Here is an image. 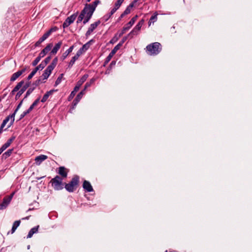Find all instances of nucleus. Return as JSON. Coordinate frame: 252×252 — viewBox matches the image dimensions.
Masks as SVG:
<instances>
[{"label":"nucleus","instance_id":"f257e3e1","mask_svg":"<svg viewBox=\"0 0 252 252\" xmlns=\"http://www.w3.org/2000/svg\"><path fill=\"white\" fill-rule=\"evenodd\" d=\"M79 176L74 175L68 183H64V188L69 192H73L79 187Z\"/></svg>","mask_w":252,"mask_h":252},{"label":"nucleus","instance_id":"f03ea898","mask_svg":"<svg viewBox=\"0 0 252 252\" xmlns=\"http://www.w3.org/2000/svg\"><path fill=\"white\" fill-rule=\"evenodd\" d=\"M146 49L148 55H157L160 52L162 47L159 42H154L148 45Z\"/></svg>","mask_w":252,"mask_h":252},{"label":"nucleus","instance_id":"7ed1b4c3","mask_svg":"<svg viewBox=\"0 0 252 252\" xmlns=\"http://www.w3.org/2000/svg\"><path fill=\"white\" fill-rule=\"evenodd\" d=\"M63 179L59 175H56L52 178L49 183L51 184L52 187L55 190H60L64 188V183L63 181Z\"/></svg>","mask_w":252,"mask_h":252},{"label":"nucleus","instance_id":"20e7f679","mask_svg":"<svg viewBox=\"0 0 252 252\" xmlns=\"http://www.w3.org/2000/svg\"><path fill=\"white\" fill-rule=\"evenodd\" d=\"M100 2L99 0H96L93 3L86 4L84 8L81 11H84L85 15L92 16L97 5Z\"/></svg>","mask_w":252,"mask_h":252},{"label":"nucleus","instance_id":"39448f33","mask_svg":"<svg viewBox=\"0 0 252 252\" xmlns=\"http://www.w3.org/2000/svg\"><path fill=\"white\" fill-rule=\"evenodd\" d=\"M144 20H141L127 36L128 37H130V38H132L134 35H137L138 33V32L141 30V28L142 25L144 24Z\"/></svg>","mask_w":252,"mask_h":252},{"label":"nucleus","instance_id":"423d86ee","mask_svg":"<svg viewBox=\"0 0 252 252\" xmlns=\"http://www.w3.org/2000/svg\"><path fill=\"white\" fill-rule=\"evenodd\" d=\"M13 193L9 196L4 197L2 200V202L0 203V210H2L7 208L9 204L13 197Z\"/></svg>","mask_w":252,"mask_h":252},{"label":"nucleus","instance_id":"0eeeda50","mask_svg":"<svg viewBox=\"0 0 252 252\" xmlns=\"http://www.w3.org/2000/svg\"><path fill=\"white\" fill-rule=\"evenodd\" d=\"M138 18L137 15L134 16L130 21L126 24V25L123 27L121 32L120 33V36H122L126 31H128L134 24Z\"/></svg>","mask_w":252,"mask_h":252},{"label":"nucleus","instance_id":"6e6552de","mask_svg":"<svg viewBox=\"0 0 252 252\" xmlns=\"http://www.w3.org/2000/svg\"><path fill=\"white\" fill-rule=\"evenodd\" d=\"M78 12L73 14L70 16L68 17L63 22V27L65 29L68 27L71 24L73 23L77 16Z\"/></svg>","mask_w":252,"mask_h":252},{"label":"nucleus","instance_id":"1a4fd4ad","mask_svg":"<svg viewBox=\"0 0 252 252\" xmlns=\"http://www.w3.org/2000/svg\"><path fill=\"white\" fill-rule=\"evenodd\" d=\"M53 31H55L54 29L52 28L50 29L48 31H47L46 32H45L43 36L40 37L39 40L36 42V43L34 44V46L35 47H38L40 45V44L43 42L45 40H46L51 34L52 32Z\"/></svg>","mask_w":252,"mask_h":252},{"label":"nucleus","instance_id":"9d476101","mask_svg":"<svg viewBox=\"0 0 252 252\" xmlns=\"http://www.w3.org/2000/svg\"><path fill=\"white\" fill-rule=\"evenodd\" d=\"M68 172L69 170L64 166H60L58 168V173L63 179L67 177Z\"/></svg>","mask_w":252,"mask_h":252},{"label":"nucleus","instance_id":"9b49d317","mask_svg":"<svg viewBox=\"0 0 252 252\" xmlns=\"http://www.w3.org/2000/svg\"><path fill=\"white\" fill-rule=\"evenodd\" d=\"M100 21L99 20H98L94 23L91 24L90 27L89 28L88 31H87L85 34L86 36L88 37V36H89L94 31V30L97 28V27L100 24Z\"/></svg>","mask_w":252,"mask_h":252},{"label":"nucleus","instance_id":"f8f14e48","mask_svg":"<svg viewBox=\"0 0 252 252\" xmlns=\"http://www.w3.org/2000/svg\"><path fill=\"white\" fill-rule=\"evenodd\" d=\"M31 82L26 83L24 85H23L21 89L18 91L15 96V99L17 100L21 96V95L25 92V91L29 87Z\"/></svg>","mask_w":252,"mask_h":252},{"label":"nucleus","instance_id":"ddd939ff","mask_svg":"<svg viewBox=\"0 0 252 252\" xmlns=\"http://www.w3.org/2000/svg\"><path fill=\"white\" fill-rule=\"evenodd\" d=\"M94 42L93 39H91L86 44H84L83 46L77 51V53L81 56L90 47L91 43Z\"/></svg>","mask_w":252,"mask_h":252},{"label":"nucleus","instance_id":"4468645a","mask_svg":"<svg viewBox=\"0 0 252 252\" xmlns=\"http://www.w3.org/2000/svg\"><path fill=\"white\" fill-rule=\"evenodd\" d=\"M89 75L87 74H84L80 79L77 82V84L74 87L75 91H78L81 86L86 81Z\"/></svg>","mask_w":252,"mask_h":252},{"label":"nucleus","instance_id":"2eb2a0df","mask_svg":"<svg viewBox=\"0 0 252 252\" xmlns=\"http://www.w3.org/2000/svg\"><path fill=\"white\" fill-rule=\"evenodd\" d=\"M82 187L87 192H92L94 191V189L93 188L92 186L91 185V183L88 181L85 180L83 182Z\"/></svg>","mask_w":252,"mask_h":252},{"label":"nucleus","instance_id":"dca6fc26","mask_svg":"<svg viewBox=\"0 0 252 252\" xmlns=\"http://www.w3.org/2000/svg\"><path fill=\"white\" fill-rule=\"evenodd\" d=\"M85 94L84 90L81 91L76 96L74 100L72 102V108H74L79 101L80 100L83 95Z\"/></svg>","mask_w":252,"mask_h":252},{"label":"nucleus","instance_id":"f3484780","mask_svg":"<svg viewBox=\"0 0 252 252\" xmlns=\"http://www.w3.org/2000/svg\"><path fill=\"white\" fill-rule=\"evenodd\" d=\"M53 46L52 43L48 44L39 53V56L41 58L44 57L46 54L51 49Z\"/></svg>","mask_w":252,"mask_h":252},{"label":"nucleus","instance_id":"a211bd4d","mask_svg":"<svg viewBox=\"0 0 252 252\" xmlns=\"http://www.w3.org/2000/svg\"><path fill=\"white\" fill-rule=\"evenodd\" d=\"M53 69L48 66L46 69L44 71L42 76H41L43 80H45L47 79L49 76L50 75L52 71H53Z\"/></svg>","mask_w":252,"mask_h":252},{"label":"nucleus","instance_id":"6ab92c4d","mask_svg":"<svg viewBox=\"0 0 252 252\" xmlns=\"http://www.w3.org/2000/svg\"><path fill=\"white\" fill-rule=\"evenodd\" d=\"M128 36H125L123 37L122 40L112 50L113 53L115 52L116 53L117 51L121 48V47L123 45L124 43L126 40Z\"/></svg>","mask_w":252,"mask_h":252},{"label":"nucleus","instance_id":"aec40b11","mask_svg":"<svg viewBox=\"0 0 252 252\" xmlns=\"http://www.w3.org/2000/svg\"><path fill=\"white\" fill-rule=\"evenodd\" d=\"M48 158L47 156L44 155H40L35 158V161L36 165H39L41 162Z\"/></svg>","mask_w":252,"mask_h":252},{"label":"nucleus","instance_id":"412c9836","mask_svg":"<svg viewBox=\"0 0 252 252\" xmlns=\"http://www.w3.org/2000/svg\"><path fill=\"white\" fill-rule=\"evenodd\" d=\"M24 84V81L23 80H22L21 81L19 82L11 91L10 93L11 94L14 95L16 92L20 90V89L22 87Z\"/></svg>","mask_w":252,"mask_h":252},{"label":"nucleus","instance_id":"4be33fe9","mask_svg":"<svg viewBox=\"0 0 252 252\" xmlns=\"http://www.w3.org/2000/svg\"><path fill=\"white\" fill-rule=\"evenodd\" d=\"M74 48V46L72 45L70 46L65 52H64L62 57H61V60L62 61L64 60L69 55V54L72 52Z\"/></svg>","mask_w":252,"mask_h":252},{"label":"nucleus","instance_id":"5701e85b","mask_svg":"<svg viewBox=\"0 0 252 252\" xmlns=\"http://www.w3.org/2000/svg\"><path fill=\"white\" fill-rule=\"evenodd\" d=\"M62 45V41H60L58 43H57L55 45V46L54 47L53 49L52 50L50 54H53V55L56 54L57 53L58 51L59 50V49L61 48Z\"/></svg>","mask_w":252,"mask_h":252},{"label":"nucleus","instance_id":"b1692460","mask_svg":"<svg viewBox=\"0 0 252 252\" xmlns=\"http://www.w3.org/2000/svg\"><path fill=\"white\" fill-rule=\"evenodd\" d=\"M21 221H14L12 225V227L10 231H8L7 232V235L10 234H13L15 232V230L17 228V227L20 225Z\"/></svg>","mask_w":252,"mask_h":252},{"label":"nucleus","instance_id":"393cba45","mask_svg":"<svg viewBox=\"0 0 252 252\" xmlns=\"http://www.w3.org/2000/svg\"><path fill=\"white\" fill-rule=\"evenodd\" d=\"M55 91L54 90H51L48 92H47L46 94L43 95L42 98L41 100L42 102H45L49 97V96L53 94V93Z\"/></svg>","mask_w":252,"mask_h":252},{"label":"nucleus","instance_id":"a878e982","mask_svg":"<svg viewBox=\"0 0 252 252\" xmlns=\"http://www.w3.org/2000/svg\"><path fill=\"white\" fill-rule=\"evenodd\" d=\"M80 56L76 53V55L72 58L71 60L69 62L68 65V67H71L75 61L78 59Z\"/></svg>","mask_w":252,"mask_h":252},{"label":"nucleus","instance_id":"bb28decb","mask_svg":"<svg viewBox=\"0 0 252 252\" xmlns=\"http://www.w3.org/2000/svg\"><path fill=\"white\" fill-rule=\"evenodd\" d=\"M38 226H35L33 228H32L30 231H29L28 235H27V238H31L33 234L36 233L38 231Z\"/></svg>","mask_w":252,"mask_h":252},{"label":"nucleus","instance_id":"cd10ccee","mask_svg":"<svg viewBox=\"0 0 252 252\" xmlns=\"http://www.w3.org/2000/svg\"><path fill=\"white\" fill-rule=\"evenodd\" d=\"M13 151V149L8 150L6 152L2 154V158L5 159H6L11 156Z\"/></svg>","mask_w":252,"mask_h":252},{"label":"nucleus","instance_id":"c85d7f7f","mask_svg":"<svg viewBox=\"0 0 252 252\" xmlns=\"http://www.w3.org/2000/svg\"><path fill=\"white\" fill-rule=\"evenodd\" d=\"M115 54V52L113 53V51H111V52L109 53V55L106 57L105 59L104 63V66H105L106 64H107L109 61L111 60L113 56Z\"/></svg>","mask_w":252,"mask_h":252},{"label":"nucleus","instance_id":"c756f323","mask_svg":"<svg viewBox=\"0 0 252 252\" xmlns=\"http://www.w3.org/2000/svg\"><path fill=\"white\" fill-rule=\"evenodd\" d=\"M124 0H118L115 3V6L113 8V11H117L119 8Z\"/></svg>","mask_w":252,"mask_h":252},{"label":"nucleus","instance_id":"7c9ffc66","mask_svg":"<svg viewBox=\"0 0 252 252\" xmlns=\"http://www.w3.org/2000/svg\"><path fill=\"white\" fill-rule=\"evenodd\" d=\"M95 81V79L94 78H92L89 82H87L84 86V88L83 90H84V93H85L86 90L88 88L90 87L92 84H93L94 81Z\"/></svg>","mask_w":252,"mask_h":252},{"label":"nucleus","instance_id":"2f4dec72","mask_svg":"<svg viewBox=\"0 0 252 252\" xmlns=\"http://www.w3.org/2000/svg\"><path fill=\"white\" fill-rule=\"evenodd\" d=\"M133 3L134 2H132V3H130L128 6H127V7L126 8V9H125V10L124 11L123 13L125 15H127L129 13H130L131 8L133 7V5H134Z\"/></svg>","mask_w":252,"mask_h":252},{"label":"nucleus","instance_id":"473e14b6","mask_svg":"<svg viewBox=\"0 0 252 252\" xmlns=\"http://www.w3.org/2000/svg\"><path fill=\"white\" fill-rule=\"evenodd\" d=\"M116 11H113L112 8L111 11L108 14L103 16V19L104 20L105 22H106Z\"/></svg>","mask_w":252,"mask_h":252},{"label":"nucleus","instance_id":"72a5a7b5","mask_svg":"<svg viewBox=\"0 0 252 252\" xmlns=\"http://www.w3.org/2000/svg\"><path fill=\"white\" fill-rule=\"evenodd\" d=\"M20 76H21V74L18 71L17 72L13 73L12 75L11 76L10 78V81L11 82H14Z\"/></svg>","mask_w":252,"mask_h":252},{"label":"nucleus","instance_id":"f704fd0d","mask_svg":"<svg viewBox=\"0 0 252 252\" xmlns=\"http://www.w3.org/2000/svg\"><path fill=\"white\" fill-rule=\"evenodd\" d=\"M58 61V58L57 57L53 59V60L52 61L51 63L48 66H49V67L54 69L57 64Z\"/></svg>","mask_w":252,"mask_h":252},{"label":"nucleus","instance_id":"c9c22d12","mask_svg":"<svg viewBox=\"0 0 252 252\" xmlns=\"http://www.w3.org/2000/svg\"><path fill=\"white\" fill-rule=\"evenodd\" d=\"M157 16L158 14L156 12L150 18V19L149 22V25L150 26L152 23H154L155 22H156L157 20Z\"/></svg>","mask_w":252,"mask_h":252},{"label":"nucleus","instance_id":"e433bc0d","mask_svg":"<svg viewBox=\"0 0 252 252\" xmlns=\"http://www.w3.org/2000/svg\"><path fill=\"white\" fill-rule=\"evenodd\" d=\"M40 101V98L38 97L33 102V103L30 106L28 110L31 112L32 110L34 108V107L37 105V104L39 103Z\"/></svg>","mask_w":252,"mask_h":252},{"label":"nucleus","instance_id":"4c0bfd02","mask_svg":"<svg viewBox=\"0 0 252 252\" xmlns=\"http://www.w3.org/2000/svg\"><path fill=\"white\" fill-rule=\"evenodd\" d=\"M44 81V80H43L42 78L40 76L39 77V78L38 79H37L36 81H35L33 82V85H34L35 87L38 86L41 83L44 82V81Z\"/></svg>","mask_w":252,"mask_h":252},{"label":"nucleus","instance_id":"58836bf2","mask_svg":"<svg viewBox=\"0 0 252 252\" xmlns=\"http://www.w3.org/2000/svg\"><path fill=\"white\" fill-rule=\"evenodd\" d=\"M121 36H120V34L119 35H118V34H116L115 36L111 39L110 43L114 44V43L116 42L119 38Z\"/></svg>","mask_w":252,"mask_h":252},{"label":"nucleus","instance_id":"ea45409f","mask_svg":"<svg viewBox=\"0 0 252 252\" xmlns=\"http://www.w3.org/2000/svg\"><path fill=\"white\" fill-rule=\"evenodd\" d=\"M16 114H12L10 115V123L9 125V126H8V128L10 127L12 125H13V123H14V120H15V116Z\"/></svg>","mask_w":252,"mask_h":252},{"label":"nucleus","instance_id":"a19ab883","mask_svg":"<svg viewBox=\"0 0 252 252\" xmlns=\"http://www.w3.org/2000/svg\"><path fill=\"white\" fill-rule=\"evenodd\" d=\"M42 58L38 56L32 62V65L34 66H36L37 63L39 62Z\"/></svg>","mask_w":252,"mask_h":252},{"label":"nucleus","instance_id":"79ce46f5","mask_svg":"<svg viewBox=\"0 0 252 252\" xmlns=\"http://www.w3.org/2000/svg\"><path fill=\"white\" fill-rule=\"evenodd\" d=\"M63 74H60V75L58 77V78L57 79L55 82V86H57V85L61 83L62 79L63 78Z\"/></svg>","mask_w":252,"mask_h":252},{"label":"nucleus","instance_id":"37998d69","mask_svg":"<svg viewBox=\"0 0 252 252\" xmlns=\"http://www.w3.org/2000/svg\"><path fill=\"white\" fill-rule=\"evenodd\" d=\"M51 59V56H48L46 57L44 61L42 62V63H43V64L46 66V65L49 63Z\"/></svg>","mask_w":252,"mask_h":252},{"label":"nucleus","instance_id":"c03bdc74","mask_svg":"<svg viewBox=\"0 0 252 252\" xmlns=\"http://www.w3.org/2000/svg\"><path fill=\"white\" fill-rule=\"evenodd\" d=\"M45 66L43 64V63L41 62L40 64H39L38 66H37L34 69L37 71L38 70H42L43 69Z\"/></svg>","mask_w":252,"mask_h":252},{"label":"nucleus","instance_id":"a18cd8bd","mask_svg":"<svg viewBox=\"0 0 252 252\" xmlns=\"http://www.w3.org/2000/svg\"><path fill=\"white\" fill-rule=\"evenodd\" d=\"M31 112L28 109L27 110L23 112L20 115L19 120H22L24 117L27 115L28 114L30 113Z\"/></svg>","mask_w":252,"mask_h":252},{"label":"nucleus","instance_id":"49530a36","mask_svg":"<svg viewBox=\"0 0 252 252\" xmlns=\"http://www.w3.org/2000/svg\"><path fill=\"white\" fill-rule=\"evenodd\" d=\"M34 88H35L34 87L33 88H29L26 92V94L24 97V98H26V97H27L33 92Z\"/></svg>","mask_w":252,"mask_h":252},{"label":"nucleus","instance_id":"de8ad7c7","mask_svg":"<svg viewBox=\"0 0 252 252\" xmlns=\"http://www.w3.org/2000/svg\"><path fill=\"white\" fill-rule=\"evenodd\" d=\"M77 92V91H75V89H74L73 91L71 92L68 98V101H70L74 97Z\"/></svg>","mask_w":252,"mask_h":252},{"label":"nucleus","instance_id":"09e8293b","mask_svg":"<svg viewBox=\"0 0 252 252\" xmlns=\"http://www.w3.org/2000/svg\"><path fill=\"white\" fill-rule=\"evenodd\" d=\"M36 72H37V71H36L34 69H33L28 76L27 80H31L33 77V76L35 74V73Z\"/></svg>","mask_w":252,"mask_h":252},{"label":"nucleus","instance_id":"8fccbe9b","mask_svg":"<svg viewBox=\"0 0 252 252\" xmlns=\"http://www.w3.org/2000/svg\"><path fill=\"white\" fill-rule=\"evenodd\" d=\"M92 16H91V15H86V17H85L84 20H83V24L85 25L87 23H88L89 20H90V19L92 18Z\"/></svg>","mask_w":252,"mask_h":252},{"label":"nucleus","instance_id":"3c124183","mask_svg":"<svg viewBox=\"0 0 252 252\" xmlns=\"http://www.w3.org/2000/svg\"><path fill=\"white\" fill-rule=\"evenodd\" d=\"M85 11H81L80 15H79V16L78 17V18L77 19L79 20V21H82L84 19V17H85V14H84Z\"/></svg>","mask_w":252,"mask_h":252},{"label":"nucleus","instance_id":"603ef678","mask_svg":"<svg viewBox=\"0 0 252 252\" xmlns=\"http://www.w3.org/2000/svg\"><path fill=\"white\" fill-rule=\"evenodd\" d=\"M85 11H81L80 15H79V16L78 17V18L77 19L79 20V21H82L84 19V17H85V14H84Z\"/></svg>","mask_w":252,"mask_h":252},{"label":"nucleus","instance_id":"864d4df0","mask_svg":"<svg viewBox=\"0 0 252 252\" xmlns=\"http://www.w3.org/2000/svg\"><path fill=\"white\" fill-rule=\"evenodd\" d=\"M23 99L18 104V105H17L16 108L15 109V110H14V112H13V114H16L17 112L18 111V110L20 109V108L21 107L22 104V103H23Z\"/></svg>","mask_w":252,"mask_h":252},{"label":"nucleus","instance_id":"5fc2aeb1","mask_svg":"<svg viewBox=\"0 0 252 252\" xmlns=\"http://www.w3.org/2000/svg\"><path fill=\"white\" fill-rule=\"evenodd\" d=\"M15 136H12L11 138H10L7 141V143H8V144L9 145H11V144L12 143V142L15 140Z\"/></svg>","mask_w":252,"mask_h":252},{"label":"nucleus","instance_id":"6e6d98bb","mask_svg":"<svg viewBox=\"0 0 252 252\" xmlns=\"http://www.w3.org/2000/svg\"><path fill=\"white\" fill-rule=\"evenodd\" d=\"M10 115H9V116H8L7 117H6L5 118V119L3 121V123H4V124H6L10 120Z\"/></svg>","mask_w":252,"mask_h":252},{"label":"nucleus","instance_id":"4d7b16f0","mask_svg":"<svg viewBox=\"0 0 252 252\" xmlns=\"http://www.w3.org/2000/svg\"><path fill=\"white\" fill-rule=\"evenodd\" d=\"M10 115H9V116H8L7 117H6L5 118V119L3 121V123H4V124H6L10 120Z\"/></svg>","mask_w":252,"mask_h":252},{"label":"nucleus","instance_id":"13d9d810","mask_svg":"<svg viewBox=\"0 0 252 252\" xmlns=\"http://www.w3.org/2000/svg\"><path fill=\"white\" fill-rule=\"evenodd\" d=\"M10 115H9V116H8L7 117H6L5 118V119L3 121V123H4V124H6L10 120Z\"/></svg>","mask_w":252,"mask_h":252},{"label":"nucleus","instance_id":"bf43d9fd","mask_svg":"<svg viewBox=\"0 0 252 252\" xmlns=\"http://www.w3.org/2000/svg\"><path fill=\"white\" fill-rule=\"evenodd\" d=\"M10 115H9V116H8L7 117H6L5 118V119L3 121V123H4V124H6L10 120Z\"/></svg>","mask_w":252,"mask_h":252},{"label":"nucleus","instance_id":"052dcab7","mask_svg":"<svg viewBox=\"0 0 252 252\" xmlns=\"http://www.w3.org/2000/svg\"><path fill=\"white\" fill-rule=\"evenodd\" d=\"M10 115H9V116H8L7 117H6L5 118V119L3 121V123H4V124H6L10 120Z\"/></svg>","mask_w":252,"mask_h":252},{"label":"nucleus","instance_id":"680f3d73","mask_svg":"<svg viewBox=\"0 0 252 252\" xmlns=\"http://www.w3.org/2000/svg\"><path fill=\"white\" fill-rule=\"evenodd\" d=\"M9 146H10V145L8 144V143L6 142L1 147L2 148V149H3L4 150H5L6 148H7Z\"/></svg>","mask_w":252,"mask_h":252},{"label":"nucleus","instance_id":"e2e57ef3","mask_svg":"<svg viewBox=\"0 0 252 252\" xmlns=\"http://www.w3.org/2000/svg\"><path fill=\"white\" fill-rule=\"evenodd\" d=\"M116 63V62L115 61H112L111 63H110V64H109L108 68H110V69H111L112 68V67H113L115 65Z\"/></svg>","mask_w":252,"mask_h":252},{"label":"nucleus","instance_id":"0e129e2a","mask_svg":"<svg viewBox=\"0 0 252 252\" xmlns=\"http://www.w3.org/2000/svg\"><path fill=\"white\" fill-rule=\"evenodd\" d=\"M26 69H27V68L24 67V68H23L21 70H19L18 71L21 75L24 72H25L26 71Z\"/></svg>","mask_w":252,"mask_h":252},{"label":"nucleus","instance_id":"69168bd1","mask_svg":"<svg viewBox=\"0 0 252 252\" xmlns=\"http://www.w3.org/2000/svg\"><path fill=\"white\" fill-rule=\"evenodd\" d=\"M125 16V15L123 13L119 18L118 21H120Z\"/></svg>","mask_w":252,"mask_h":252},{"label":"nucleus","instance_id":"338daca9","mask_svg":"<svg viewBox=\"0 0 252 252\" xmlns=\"http://www.w3.org/2000/svg\"><path fill=\"white\" fill-rule=\"evenodd\" d=\"M111 69H110V68H108L106 70V72H105V73L106 74H109L110 72V70H111Z\"/></svg>","mask_w":252,"mask_h":252},{"label":"nucleus","instance_id":"774afa93","mask_svg":"<svg viewBox=\"0 0 252 252\" xmlns=\"http://www.w3.org/2000/svg\"><path fill=\"white\" fill-rule=\"evenodd\" d=\"M5 125L6 124L2 122L0 127L3 129Z\"/></svg>","mask_w":252,"mask_h":252}]
</instances>
